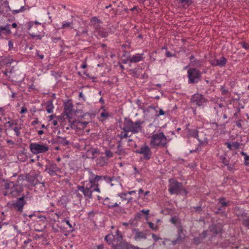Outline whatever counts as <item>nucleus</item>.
Wrapping results in <instances>:
<instances>
[{"mask_svg":"<svg viewBox=\"0 0 249 249\" xmlns=\"http://www.w3.org/2000/svg\"><path fill=\"white\" fill-rule=\"evenodd\" d=\"M100 116L101 117H103L104 118H107L108 117L109 114H108V112L104 111L101 113Z\"/></svg>","mask_w":249,"mask_h":249,"instance_id":"47","label":"nucleus"},{"mask_svg":"<svg viewBox=\"0 0 249 249\" xmlns=\"http://www.w3.org/2000/svg\"><path fill=\"white\" fill-rule=\"evenodd\" d=\"M210 231L213 232L214 234H217L221 231L220 228H217V226L215 225H212L209 227Z\"/></svg>","mask_w":249,"mask_h":249,"instance_id":"28","label":"nucleus"},{"mask_svg":"<svg viewBox=\"0 0 249 249\" xmlns=\"http://www.w3.org/2000/svg\"><path fill=\"white\" fill-rule=\"evenodd\" d=\"M54 106L52 100H49L46 103V111L48 113H51L53 112Z\"/></svg>","mask_w":249,"mask_h":249,"instance_id":"24","label":"nucleus"},{"mask_svg":"<svg viewBox=\"0 0 249 249\" xmlns=\"http://www.w3.org/2000/svg\"><path fill=\"white\" fill-rule=\"evenodd\" d=\"M172 243L173 245H175L176 244L179 243V242L178 241L177 239L174 240L172 241Z\"/></svg>","mask_w":249,"mask_h":249,"instance_id":"63","label":"nucleus"},{"mask_svg":"<svg viewBox=\"0 0 249 249\" xmlns=\"http://www.w3.org/2000/svg\"><path fill=\"white\" fill-rule=\"evenodd\" d=\"M217 59H212L210 61V64L213 67H216L217 66Z\"/></svg>","mask_w":249,"mask_h":249,"instance_id":"43","label":"nucleus"},{"mask_svg":"<svg viewBox=\"0 0 249 249\" xmlns=\"http://www.w3.org/2000/svg\"><path fill=\"white\" fill-rule=\"evenodd\" d=\"M91 24L93 25L95 29H98L100 27L101 21L96 17H93L90 19Z\"/></svg>","mask_w":249,"mask_h":249,"instance_id":"21","label":"nucleus"},{"mask_svg":"<svg viewBox=\"0 0 249 249\" xmlns=\"http://www.w3.org/2000/svg\"><path fill=\"white\" fill-rule=\"evenodd\" d=\"M232 149H237L239 148L240 143L237 142H231Z\"/></svg>","mask_w":249,"mask_h":249,"instance_id":"39","label":"nucleus"},{"mask_svg":"<svg viewBox=\"0 0 249 249\" xmlns=\"http://www.w3.org/2000/svg\"><path fill=\"white\" fill-rule=\"evenodd\" d=\"M152 237L153 239L155 241H157L158 240H159L160 239V237H159L157 235H156L155 234H152Z\"/></svg>","mask_w":249,"mask_h":249,"instance_id":"50","label":"nucleus"},{"mask_svg":"<svg viewBox=\"0 0 249 249\" xmlns=\"http://www.w3.org/2000/svg\"><path fill=\"white\" fill-rule=\"evenodd\" d=\"M36 54L39 57V58L40 59H42L44 58V55L43 54H40L39 53V51H36Z\"/></svg>","mask_w":249,"mask_h":249,"instance_id":"59","label":"nucleus"},{"mask_svg":"<svg viewBox=\"0 0 249 249\" xmlns=\"http://www.w3.org/2000/svg\"><path fill=\"white\" fill-rule=\"evenodd\" d=\"M135 153L142 155L143 159L146 160H149L152 156V151L149 147L146 144L142 145L139 149L136 150Z\"/></svg>","mask_w":249,"mask_h":249,"instance_id":"8","label":"nucleus"},{"mask_svg":"<svg viewBox=\"0 0 249 249\" xmlns=\"http://www.w3.org/2000/svg\"><path fill=\"white\" fill-rule=\"evenodd\" d=\"M131 244L126 242H124L119 246L120 249H130Z\"/></svg>","mask_w":249,"mask_h":249,"instance_id":"29","label":"nucleus"},{"mask_svg":"<svg viewBox=\"0 0 249 249\" xmlns=\"http://www.w3.org/2000/svg\"><path fill=\"white\" fill-rule=\"evenodd\" d=\"M135 233L134 239L135 240L146 239L147 234L146 233L142 231H140L138 229H135Z\"/></svg>","mask_w":249,"mask_h":249,"instance_id":"14","label":"nucleus"},{"mask_svg":"<svg viewBox=\"0 0 249 249\" xmlns=\"http://www.w3.org/2000/svg\"><path fill=\"white\" fill-rule=\"evenodd\" d=\"M89 152L91 153L92 156H94L95 154H97L99 153L97 149H92Z\"/></svg>","mask_w":249,"mask_h":249,"instance_id":"44","label":"nucleus"},{"mask_svg":"<svg viewBox=\"0 0 249 249\" xmlns=\"http://www.w3.org/2000/svg\"><path fill=\"white\" fill-rule=\"evenodd\" d=\"M115 153L121 156H124L127 153L125 150L122 147V145H117Z\"/></svg>","mask_w":249,"mask_h":249,"instance_id":"26","label":"nucleus"},{"mask_svg":"<svg viewBox=\"0 0 249 249\" xmlns=\"http://www.w3.org/2000/svg\"><path fill=\"white\" fill-rule=\"evenodd\" d=\"M104 179L107 182H111L113 180V178L109 177L104 176Z\"/></svg>","mask_w":249,"mask_h":249,"instance_id":"48","label":"nucleus"},{"mask_svg":"<svg viewBox=\"0 0 249 249\" xmlns=\"http://www.w3.org/2000/svg\"><path fill=\"white\" fill-rule=\"evenodd\" d=\"M225 144L227 145V147H228L230 150H231V149H232L231 142H226V143H225Z\"/></svg>","mask_w":249,"mask_h":249,"instance_id":"53","label":"nucleus"},{"mask_svg":"<svg viewBox=\"0 0 249 249\" xmlns=\"http://www.w3.org/2000/svg\"><path fill=\"white\" fill-rule=\"evenodd\" d=\"M217 66L222 67L226 65L227 62V59L224 57H221L219 59H217Z\"/></svg>","mask_w":249,"mask_h":249,"instance_id":"27","label":"nucleus"},{"mask_svg":"<svg viewBox=\"0 0 249 249\" xmlns=\"http://www.w3.org/2000/svg\"><path fill=\"white\" fill-rule=\"evenodd\" d=\"M32 241L31 239H28L27 240H25L24 241V244L25 245H27L28 243H30Z\"/></svg>","mask_w":249,"mask_h":249,"instance_id":"62","label":"nucleus"},{"mask_svg":"<svg viewBox=\"0 0 249 249\" xmlns=\"http://www.w3.org/2000/svg\"><path fill=\"white\" fill-rule=\"evenodd\" d=\"M243 224L248 229H249V216L243 219Z\"/></svg>","mask_w":249,"mask_h":249,"instance_id":"36","label":"nucleus"},{"mask_svg":"<svg viewBox=\"0 0 249 249\" xmlns=\"http://www.w3.org/2000/svg\"><path fill=\"white\" fill-rule=\"evenodd\" d=\"M191 102L192 104L196 106L197 107L203 108L208 103V99L201 94H194L191 99Z\"/></svg>","mask_w":249,"mask_h":249,"instance_id":"7","label":"nucleus"},{"mask_svg":"<svg viewBox=\"0 0 249 249\" xmlns=\"http://www.w3.org/2000/svg\"><path fill=\"white\" fill-rule=\"evenodd\" d=\"M88 33L87 30H84L81 32V35H87Z\"/></svg>","mask_w":249,"mask_h":249,"instance_id":"64","label":"nucleus"},{"mask_svg":"<svg viewBox=\"0 0 249 249\" xmlns=\"http://www.w3.org/2000/svg\"><path fill=\"white\" fill-rule=\"evenodd\" d=\"M39 123L37 119H36V120L33 121L31 123V125L33 126L35 125L36 124H37Z\"/></svg>","mask_w":249,"mask_h":249,"instance_id":"61","label":"nucleus"},{"mask_svg":"<svg viewBox=\"0 0 249 249\" xmlns=\"http://www.w3.org/2000/svg\"><path fill=\"white\" fill-rule=\"evenodd\" d=\"M96 163L100 166H106L108 163V159L103 156L99 157L96 159Z\"/></svg>","mask_w":249,"mask_h":249,"instance_id":"16","label":"nucleus"},{"mask_svg":"<svg viewBox=\"0 0 249 249\" xmlns=\"http://www.w3.org/2000/svg\"><path fill=\"white\" fill-rule=\"evenodd\" d=\"M182 232V231L181 229L179 230L178 233V237L177 238L178 241L179 242V243L181 242L184 239V236H182L181 235V233Z\"/></svg>","mask_w":249,"mask_h":249,"instance_id":"35","label":"nucleus"},{"mask_svg":"<svg viewBox=\"0 0 249 249\" xmlns=\"http://www.w3.org/2000/svg\"><path fill=\"white\" fill-rule=\"evenodd\" d=\"M169 191L171 194H181L184 195L187 194L186 190L183 187L182 184L174 180H169Z\"/></svg>","mask_w":249,"mask_h":249,"instance_id":"5","label":"nucleus"},{"mask_svg":"<svg viewBox=\"0 0 249 249\" xmlns=\"http://www.w3.org/2000/svg\"><path fill=\"white\" fill-rule=\"evenodd\" d=\"M167 143V138L163 132L154 134L150 138V145L153 148L164 147Z\"/></svg>","mask_w":249,"mask_h":249,"instance_id":"3","label":"nucleus"},{"mask_svg":"<svg viewBox=\"0 0 249 249\" xmlns=\"http://www.w3.org/2000/svg\"><path fill=\"white\" fill-rule=\"evenodd\" d=\"M21 191L22 189L21 186L15 183L14 185L12 187L11 190H10L11 195L15 197L18 196Z\"/></svg>","mask_w":249,"mask_h":249,"instance_id":"13","label":"nucleus"},{"mask_svg":"<svg viewBox=\"0 0 249 249\" xmlns=\"http://www.w3.org/2000/svg\"><path fill=\"white\" fill-rule=\"evenodd\" d=\"M29 148L31 152L35 155L46 153L49 149L47 144L36 142L31 143L29 145Z\"/></svg>","mask_w":249,"mask_h":249,"instance_id":"6","label":"nucleus"},{"mask_svg":"<svg viewBox=\"0 0 249 249\" xmlns=\"http://www.w3.org/2000/svg\"><path fill=\"white\" fill-rule=\"evenodd\" d=\"M63 221L65 222L66 223V224L69 226L70 228H72V225L70 223V221L69 220L65 219Z\"/></svg>","mask_w":249,"mask_h":249,"instance_id":"52","label":"nucleus"},{"mask_svg":"<svg viewBox=\"0 0 249 249\" xmlns=\"http://www.w3.org/2000/svg\"><path fill=\"white\" fill-rule=\"evenodd\" d=\"M56 142L61 144L63 146H66L70 144V142L66 140L65 138L57 136L56 138Z\"/></svg>","mask_w":249,"mask_h":249,"instance_id":"18","label":"nucleus"},{"mask_svg":"<svg viewBox=\"0 0 249 249\" xmlns=\"http://www.w3.org/2000/svg\"><path fill=\"white\" fill-rule=\"evenodd\" d=\"M90 174L89 181L84 182L82 185H79L77 187L78 191L83 193L86 199H92V193L94 192H101L97 182L104 178V176L95 175L91 172H90Z\"/></svg>","mask_w":249,"mask_h":249,"instance_id":"1","label":"nucleus"},{"mask_svg":"<svg viewBox=\"0 0 249 249\" xmlns=\"http://www.w3.org/2000/svg\"><path fill=\"white\" fill-rule=\"evenodd\" d=\"M27 111V109L25 107H22L20 111V113L23 114Z\"/></svg>","mask_w":249,"mask_h":249,"instance_id":"55","label":"nucleus"},{"mask_svg":"<svg viewBox=\"0 0 249 249\" xmlns=\"http://www.w3.org/2000/svg\"><path fill=\"white\" fill-rule=\"evenodd\" d=\"M189 84H197L200 81L202 72L196 68H190L187 70Z\"/></svg>","mask_w":249,"mask_h":249,"instance_id":"4","label":"nucleus"},{"mask_svg":"<svg viewBox=\"0 0 249 249\" xmlns=\"http://www.w3.org/2000/svg\"><path fill=\"white\" fill-rule=\"evenodd\" d=\"M220 160L225 166H227L229 164V161L227 160L226 158L223 156L220 157Z\"/></svg>","mask_w":249,"mask_h":249,"instance_id":"37","label":"nucleus"},{"mask_svg":"<svg viewBox=\"0 0 249 249\" xmlns=\"http://www.w3.org/2000/svg\"><path fill=\"white\" fill-rule=\"evenodd\" d=\"M129 132L126 131H122L121 132V133L119 135V137L120 138V139L122 140L124 138H126L128 137V133Z\"/></svg>","mask_w":249,"mask_h":249,"instance_id":"32","label":"nucleus"},{"mask_svg":"<svg viewBox=\"0 0 249 249\" xmlns=\"http://www.w3.org/2000/svg\"><path fill=\"white\" fill-rule=\"evenodd\" d=\"M73 105L71 103L65 104L64 107V112L66 116L69 117L72 112Z\"/></svg>","mask_w":249,"mask_h":249,"instance_id":"15","label":"nucleus"},{"mask_svg":"<svg viewBox=\"0 0 249 249\" xmlns=\"http://www.w3.org/2000/svg\"><path fill=\"white\" fill-rule=\"evenodd\" d=\"M60 39V37H52V40L54 43H56Z\"/></svg>","mask_w":249,"mask_h":249,"instance_id":"56","label":"nucleus"},{"mask_svg":"<svg viewBox=\"0 0 249 249\" xmlns=\"http://www.w3.org/2000/svg\"><path fill=\"white\" fill-rule=\"evenodd\" d=\"M156 112L157 113L155 115L156 117H159L161 115H163L165 113V112L162 109H159V113H157V110H156Z\"/></svg>","mask_w":249,"mask_h":249,"instance_id":"41","label":"nucleus"},{"mask_svg":"<svg viewBox=\"0 0 249 249\" xmlns=\"http://www.w3.org/2000/svg\"><path fill=\"white\" fill-rule=\"evenodd\" d=\"M194 209L197 212H201L202 210V208L201 206L195 207Z\"/></svg>","mask_w":249,"mask_h":249,"instance_id":"54","label":"nucleus"},{"mask_svg":"<svg viewBox=\"0 0 249 249\" xmlns=\"http://www.w3.org/2000/svg\"><path fill=\"white\" fill-rule=\"evenodd\" d=\"M241 155L244 157L245 159V164L246 165H249V156H248L246 153H245L243 151H242L241 152Z\"/></svg>","mask_w":249,"mask_h":249,"instance_id":"31","label":"nucleus"},{"mask_svg":"<svg viewBox=\"0 0 249 249\" xmlns=\"http://www.w3.org/2000/svg\"><path fill=\"white\" fill-rule=\"evenodd\" d=\"M26 204L24 200V197L22 196L18 198L13 204V206L19 212H22L23 206Z\"/></svg>","mask_w":249,"mask_h":249,"instance_id":"11","label":"nucleus"},{"mask_svg":"<svg viewBox=\"0 0 249 249\" xmlns=\"http://www.w3.org/2000/svg\"><path fill=\"white\" fill-rule=\"evenodd\" d=\"M117 240L118 242H121L123 240V236L119 231H116Z\"/></svg>","mask_w":249,"mask_h":249,"instance_id":"40","label":"nucleus"},{"mask_svg":"<svg viewBox=\"0 0 249 249\" xmlns=\"http://www.w3.org/2000/svg\"><path fill=\"white\" fill-rule=\"evenodd\" d=\"M20 129H21L20 127H15V128H13V130L15 132V135L17 137H19L20 136Z\"/></svg>","mask_w":249,"mask_h":249,"instance_id":"38","label":"nucleus"},{"mask_svg":"<svg viewBox=\"0 0 249 249\" xmlns=\"http://www.w3.org/2000/svg\"><path fill=\"white\" fill-rule=\"evenodd\" d=\"M144 54L143 53H136L128 58V60L131 63H137L143 60Z\"/></svg>","mask_w":249,"mask_h":249,"instance_id":"12","label":"nucleus"},{"mask_svg":"<svg viewBox=\"0 0 249 249\" xmlns=\"http://www.w3.org/2000/svg\"><path fill=\"white\" fill-rule=\"evenodd\" d=\"M148 224L149 227L153 230H156L157 229V226H155L154 224L151 222H148Z\"/></svg>","mask_w":249,"mask_h":249,"instance_id":"46","label":"nucleus"},{"mask_svg":"<svg viewBox=\"0 0 249 249\" xmlns=\"http://www.w3.org/2000/svg\"><path fill=\"white\" fill-rule=\"evenodd\" d=\"M73 28V23L72 21H64L62 23L61 29H71Z\"/></svg>","mask_w":249,"mask_h":249,"instance_id":"19","label":"nucleus"},{"mask_svg":"<svg viewBox=\"0 0 249 249\" xmlns=\"http://www.w3.org/2000/svg\"><path fill=\"white\" fill-rule=\"evenodd\" d=\"M143 123V121L140 120H138L134 122L131 119L125 118L123 126H120V128L124 131L131 132L133 134H136L142 130V124Z\"/></svg>","mask_w":249,"mask_h":249,"instance_id":"2","label":"nucleus"},{"mask_svg":"<svg viewBox=\"0 0 249 249\" xmlns=\"http://www.w3.org/2000/svg\"><path fill=\"white\" fill-rule=\"evenodd\" d=\"M141 212H142L143 213H144L145 214H149V210H142L141 211Z\"/></svg>","mask_w":249,"mask_h":249,"instance_id":"58","label":"nucleus"},{"mask_svg":"<svg viewBox=\"0 0 249 249\" xmlns=\"http://www.w3.org/2000/svg\"><path fill=\"white\" fill-rule=\"evenodd\" d=\"M213 110L215 115L217 116H220L223 113V108H219L214 105L213 106Z\"/></svg>","mask_w":249,"mask_h":249,"instance_id":"30","label":"nucleus"},{"mask_svg":"<svg viewBox=\"0 0 249 249\" xmlns=\"http://www.w3.org/2000/svg\"><path fill=\"white\" fill-rule=\"evenodd\" d=\"M165 55L168 57L173 56V55H172V54L168 51H166Z\"/></svg>","mask_w":249,"mask_h":249,"instance_id":"60","label":"nucleus"},{"mask_svg":"<svg viewBox=\"0 0 249 249\" xmlns=\"http://www.w3.org/2000/svg\"><path fill=\"white\" fill-rule=\"evenodd\" d=\"M207 235V231H203V232L201 233V234H200L198 236V237L195 238L194 239V242L197 244H199L201 240L204 239L206 237Z\"/></svg>","mask_w":249,"mask_h":249,"instance_id":"25","label":"nucleus"},{"mask_svg":"<svg viewBox=\"0 0 249 249\" xmlns=\"http://www.w3.org/2000/svg\"><path fill=\"white\" fill-rule=\"evenodd\" d=\"M150 60L152 62L155 61L156 58L153 56V53L150 55Z\"/></svg>","mask_w":249,"mask_h":249,"instance_id":"57","label":"nucleus"},{"mask_svg":"<svg viewBox=\"0 0 249 249\" xmlns=\"http://www.w3.org/2000/svg\"><path fill=\"white\" fill-rule=\"evenodd\" d=\"M241 45L243 48L245 49L248 50H249V44L245 42H241Z\"/></svg>","mask_w":249,"mask_h":249,"instance_id":"42","label":"nucleus"},{"mask_svg":"<svg viewBox=\"0 0 249 249\" xmlns=\"http://www.w3.org/2000/svg\"><path fill=\"white\" fill-rule=\"evenodd\" d=\"M2 33H5L7 35L11 33L10 24H7L4 26L0 25V37L2 36Z\"/></svg>","mask_w":249,"mask_h":249,"instance_id":"17","label":"nucleus"},{"mask_svg":"<svg viewBox=\"0 0 249 249\" xmlns=\"http://www.w3.org/2000/svg\"><path fill=\"white\" fill-rule=\"evenodd\" d=\"M188 135H190V136H192V137L196 138L200 142V144H202L204 143V142L202 141H200L198 139V131L197 130H196V129L190 130L189 131Z\"/></svg>","mask_w":249,"mask_h":249,"instance_id":"22","label":"nucleus"},{"mask_svg":"<svg viewBox=\"0 0 249 249\" xmlns=\"http://www.w3.org/2000/svg\"><path fill=\"white\" fill-rule=\"evenodd\" d=\"M105 154L106 155V158L107 159L113 157V153L109 150H106L105 151Z\"/></svg>","mask_w":249,"mask_h":249,"instance_id":"34","label":"nucleus"},{"mask_svg":"<svg viewBox=\"0 0 249 249\" xmlns=\"http://www.w3.org/2000/svg\"><path fill=\"white\" fill-rule=\"evenodd\" d=\"M202 62L203 60L202 59H194L193 61L190 62L189 66L200 67L202 65Z\"/></svg>","mask_w":249,"mask_h":249,"instance_id":"23","label":"nucleus"},{"mask_svg":"<svg viewBox=\"0 0 249 249\" xmlns=\"http://www.w3.org/2000/svg\"><path fill=\"white\" fill-rule=\"evenodd\" d=\"M127 195V193H121L119 195V196L124 200L126 199L125 196Z\"/></svg>","mask_w":249,"mask_h":249,"instance_id":"49","label":"nucleus"},{"mask_svg":"<svg viewBox=\"0 0 249 249\" xmlns=\"http://www.w3.org/2000/svg\"><path fill=\"white\" fill-rule=\"evenodd\" d=\"M104 204L106 205L109 209H112L119 206V204L117 203H113L109 201V198L108 197H106L105 199Z\"/></svg>","mask_w":249,"mask_h":249,"instance_id":"20","label":"nucleus"},{"mask_svg":"<svg viewBox=\"0 0 249 249\" xmlns=\"http://www.w3.org/2000/svg\"><path fill=\"white\" fill-rule=\"evenodd\" d=\"M14 185L13 182L5 183L4 184V188L6 190H11L12 187Z\"/></svg>","mask_w":249,"mask_h":249,"instance_id":"33","label":"nucleus"},{"mask_svg":"<svg viewBox=\"0 0 249 249\" xmlns=\"http://www.w3.org/2000/svg\"><path fill=\"white\" fill-rule=\"evenodd\" d=\"M214 106L218 107L219 108H223V105L222 103H214Z\"/></svg>","mask_w":249,"mask_h":249,"instance_id":"51","label":"nucleus"},{"mask_svg":"<svg viewBox=\"0 0 249 249\" xmlns=\"http://www.w3.org/2000/svg\"><path fill=\"white\" fill-rule=\"evenodd\" d=\"M228 205L229 202L225 201V198H220L218 200V203L215 205V208L216 209L215 213H224L225 210V208L228 206Z\"/></svg>","mask_w":249,"mask_h":249,"instance_id":"10","label":"nucleus"},{"mask_svg":"<svg viewBox=\"0 0 249 249\" xmlns=\"http://www.w3.org/2000/svg\"><path fill=\"white\" fill-rule=\"evenodd\" d=\"M78 124L83 128H85L87 125V124H89V123L87 122H85V121H84V122H79Z\"/></svg>","mask_w":249,"mask_h":249,"instance_id":"45","label":"nucleus"},{"mask_svg":"<svg viewBox=\"0 0 249 249\" xmlns=\"http://www.w3.org/2000/svg\"><path fill=\"white\" fill-rule=\"evenodd\" d=\"M45 171H47L51 176L56 175L57 173H61V170L57 165L53 163L50 162L46 166Z\"/></svg>","mask_w":249,"mask_h":249,"instance_id":"9","label":"nucleus"}]
</instances>
